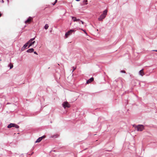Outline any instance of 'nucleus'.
Segmentation results:
<instances>
[{
	"instance_id": "12",
	"label": "nucleus",
	"mask_w": 157,
	"mask_h": 157,
	"mask_svg": "<svg viewBox=\"0 0 157 157\" xmlns=\"http://www.w3.org/2000/svg\"><path fill=\"white\" fill-rule=\"evenodd\" d=\"M14 126V124L11 123L9 124L8 126L7 127L8 128H11L12 127H13Z\"/></svg>"
},
{
	"instance_id": "14",
	"label": "nucleus",
	"mask_w": 157,
	"mask_h": 157,
	"mask_svg": "<svg viewBox=\"0 0 157 157\" xmlns=\"http://www.w3.org/2000/svg\"><path fill=\"white\" fill-rule=\"evenodd\" d=\"M35 43V41H33L32 42H31V43L30 42L29 43V46L28 48H29L32 45H33V44H34Z\"/></svg>"
},
{
	"instance_id": "21",
	"label": "nucleus",
	"mask_w": 157,
	"mask_h": 157,
	"mask_svg": "<svg viewBox=\"0 0 157 157\" xmlns=\"http://www.w3.org/2000/svg\"><path fill=\"white\" fill-rule=\"evenodd\" d=\"M121 72L122 73H125V71L124 70H121Z\"/></svg>"
},
{
	"instance_id": "26",
	"label": "nucleus",
	"mask_w": 157,
	"mask_h": 157,
	"mask_svg": "<svg viewBox=\"0 0 157 157\" xmlns=\"http://www.w3.org/2000/svg\"><path fill=\"white\" fill-rule=\"evenodd\" d=\"M117 81H118V80H115V81L116 82H117Z\"/></svg>"
},
{
	"instance_id": "13",
	"label": "nucleus",
	"mask_w": 157,
	"mask_h": 157,
	"mask_svg": "<svg viewBox=\"0 0 157 157\" xmlns=\"http://www.w3.org/2000/svg\"><path fill=\"white\" fill-rule=\"evenodd\" d=\"M59 135L57 134H56L54 135H52L51 136L52 138H57L59 136Z\"/></svg>"
},
{
	"instance_id": "4",
	"label": "nucleus",
	"mask_w": 157,
	"mask_h": 157,
	"mask_svg": "<svg viewBox=\"0 0 157 157\" xmlns=\"http://www.w3.org/2000/svg\"><path fill=\"white\" fill-rule=\"evenodd\" d=\"M74 31V30H70L68 31L65 34L66 37L67 38L69 35H71L72 33Z\"/></svg>"
},
{
	"instance_id": "10",
	"label": "nucleus",
	"mask_w": 157,
	"mask_h": 157,
	"mask_svg": "<svg viewBox=\"0 0 157 157\" xmlns=\"http://www.w3.org/2000/svg\"><path fill=\"white\" fill-rule=\"evenodd\" d=\"M71 17L72 18V20H73V21L74 22L75 21H80V19H77L76 17Z\"/></svg>"
},
{
	"instance_id": "28",
	"label": "nucleus",
	"mask_w": 157,
	"mask_h": 157,
	"mask_svg": "<svg viewBox=\"0 0 157 157\" xmlns=\"http://www.w3.org/2000/svg\"><path fill=\"white\" fill-rule=\"evenodd\" d=\"M2 14L0 13V17L1 16Z\"/></svg>"
},
{
	"instance_id": "8",
	"label": "nucleus",
	"mask_w": 157,
	"mask_h": 157,
	"mask_svg": "<svg viewBox=\"0 0 157 157\" xmlns=\"http://www.w3.org/2000/svg\"><path fill=\"white\" fill-rule=\"evenodd\" d=\"M29 44V43L28 42L25 44H24L21 48L22 50H24L25 48H26L28 46V44Z\"/></svg>"
},
{
	"instance_id": "25",
	"label": "nucleus",
	"mask_w": 157,
	"mask_h": 157,
	"mask_svg": "<svg viewBox=\"0 0 157 157\" xmlns=\"http://www.w3.org/2000/svg\"><path fill=\"white\" fill-rule=\"evenodd\" d=\"M34 53L35 54L37 55V53L36 52H34Z\"/></svg>"
},
{
	"instance_id": "24",
	"label": "nucleus",
	"mask_w": 157,
	"mask_h": 157,
	"mask_svg": "<svg viewBox=\"0 0 157 157\" xmlns=\"http://www.w3.org/2000/svg\"><path fill=\"white\" fill-rule=\"evenodd\" d=\"M79 21H80V22H81L82 23V24H84V22H83V21H81L80 20Z\"/></svg>"
},
{
	"instance_id": "6",
	"label": "nucleus",
	"mask_w": 157,
	"mask_h": 157,
	"mask_svg": "<svg viewBox=\"0 0 157 157\" xmlns=\"http://www.w3.org/2000/svg\"><path fill=\"white\" fill-rule=\"evenodd\" d=\"M32 20L33 18L31 17H29L28 18V19L26 21H25V23L26 24L27 23H29Z\"/></svg>"
},
{
	"instance_id": "9",
	"label": "nucleus",
	"mask_w": 157,
	"mask_h": 157,
	"mask_svg": "<svg viewBox=\"0 0 157 157\" xmlns=\"http://www.w3.org/2000/svg\"><path fill=\"white\" fill-rule=\"evenodd\" d=\"M139 75H141V76H143L144 75V73L143 72V69H142L140 70L139 71Z\"/></svg>"
},
{
	"instance_id": "23",
	"label": "nucleus",
	"mask_w": 157,
	"mask_h": 157,
	"mask_svg": "<svg viewBox=\"0 0 157 157\" xmlns=\"http://www.w3.org/2000/svg\"><path fill=\"white\" fill-rule=\"evenodd\" d=\"M82 30L87 35V33H86V31L85 30H83V29H82Z\"/></svg>"
},
{
	"instance_id": "19",
	"label": "nucleus",
	"mask_w": 157,
	"mask_h": 157,
	"mask_svg": "<svg viewBox=\"0 0 157 157\" xmlns=\"http://www.w3.org/2000/svg\"><path fill=\"white\" fill-rule=\"evenodd\" d=\"M10 69L12 68L13 67V66L12 64H10Z\"/></svg>"
},
{
	"instance_id": "1",
	"label": "nucleus",
	"mask_w": 157,
	"mask_h": 157,
	"mask_svg": "<svg viewBox=\"0 0 157 157\" xmlns=\"http://www.w3.org/2000/svg\"><path fill=\"white\" fill-rule=\"evenodd\" d=\"M107 13V10H105L103 12V13L101 14L100 17L98 18V20L99 21H102V20L104 19L106 17Z\"/></svg>"
},
{
	"instance_id": "15",
	"label": "nucleus",
	"mask_w": 157,
	"mask_h": 157,
	"mask_svg": "<svg viewBox=\"0 0 157 157\" xmlns=\"http://www.w3.org/2000/svg\"><path fill=\"white\" fill-rule=\"evenodd\" d=\"M48 24H46L44 26V29H48Z\"/></svg>"
},
{
	"instance_id": "22",
	"label": "nucleus",
	"mask_w": 157,
	"mask_h": 157,
	"mask_svg": "<svg viewBox=\"0 0 157 157\" xmlns=\"http://www.w3.org/2000/svg\"><path fill=\"white\" fill-rule=\"evenodd\" d=\"M57 2V0H56L55 2L53 4V6Z\"/></svg>"
},
{
	"instance_id": "2",
	"label": "nucleus",
	"mask_w": 157,
	"mask_h": 157,
	"mask_svg": "<svg viewBox=\"0 0 157 157\" xmlns=\"http://www.w3.org/2000/svg\"><path fill=\"white\" fill-rule=\"evenodd\" d=\"M135 128H136L138 131H141L144 129V126L142 125H133Z\"/></svg>"
},
{
	"instance_id": "18",
	"label": "nucleus",
	"mask_w": 157,
	"mask_h": 157,
	"mask_svg": "<svg viewBox=\"0 0 157 157\" xmlns=\"http://www.w3.org/2000/svg\"><path fill=\"white\" fill-rule=\"evenodd\" d=\"M87 2V0H84L83 1V4L85 5H86L87 4V3H86V2Z\"/></svg>"
},
{
	"instance_id": "5",
	"label": "nucleus",
	"mask_w": 157,
	"mask_h": 157,
	"mask_svg": "<svg viewBox=\"0 0 157 157\" xmlns=\"http://www.w3.org/2000/svg\"><path fill=\"white\" fill-rule=\"evenodd\" d=\"M45 137V136H43L39 137L38 138L37 140L36 141L35 143H38L40 142L41 140L44 138Z\"/></svg>"
},
{
	"instance_id": "3",
	"label": "nucleus",
	"mask_w": 157,
	"mask_h": 157,
	"mask_svg": "<svg viewBox=\"0 0 157 157\" xmlns=\"http://www.w3.org/2000/svg\"><path fill=\"white\" fill-rule=\"evenodd\" d=\"M63 107L65 109L66 107L69 108L70 107V105L67 102H64L62 104Z\"/></svg>"
},
{
	"instance_id": "11",
	"label": "nucleus",
	"mask_w": 157,
	"mask_h": 157,
	"mask_svg": "<svg viewBox=\"0 0 157 157\" xmlns=\"http://www.w3.org/2000/svg\"><path fill=\"white\" fill-rule=\"evenodd\" d=\"M34 51V49L33 48H31L28 49L27 51V52L29 53H31Z\"/></svg>"
},
{
	"instance_id": "27",
	"label": "nucleus",
	"mask_w": 157,
	"mask_h": 157,
	"mask_svg": "<svg viewBox=\"0 0 157 157\" xmlns=\"http://www.w3.org/2000/svg\"><path fill=\"white\" fill-rule=\"evenodd\" d=\"M153 51H156L157 52V50H154Z\"/></svg>"
},
{
	"instance_id": "16",
	"label": "nucleus",
	"mask_w": 157,
	"mask_h": 157,
	"mask_svg": "<svg viewBox=\"0 0 157 157\" xmlns=\"http://www.w3.org/2000/svg\"><path fill=\"white\" fill-rule=\"evenodd\" d=\"M35 38V37H34V38H31L28 42L29 43L31 42L33 40H34Z\"/></svg>"
},
{
	"instance_id": "20",
	"label": "nucleus",
	"mask_w": 157,
	"mask_h": 157,
	"mask_svg": "<svg viewBox=\"0 0 157 157\" xmlns=\"http://www.w3.org/2000/svg\"><path fill=\"white\" fill-rule=\"evenodd\" d=\"M72 68H73V70L72 71V73H73V72L76 69V67H72Z\"/></svg>"
},
{
	"instance_id": "17",
	"label": "nucleus",
	"mask_w": 157,
	"mask_h": 157,
	"mask_svg": "<svg viewBox=\"0 0 157 157\" xmlns=\"http://www.w3.org/2000/svg\"><path fill=\"white\" fill-rule=\"evenodd\" d=\"M13 127H15V128H19V126H18V125L15 124H14V126Z\"/></svg>"
},
{
	"instance_id": "7",
	"label": "nucleus",
	"mask_w": 157,
	"mask_h": 157,
	"mask_svg": "<svg viewBox=\"0 0 157 157\" xmlns=\"http://www.w3.org/2000/svg\"><path fill=\"white\" fill-rule=\"evenodd\" d=\"M94 80V78L93 77H91L90 79L88 80L87 81L86 83L87 84H89L91 83V82L93 81Z\"/></svg>"
}]
</instances>
